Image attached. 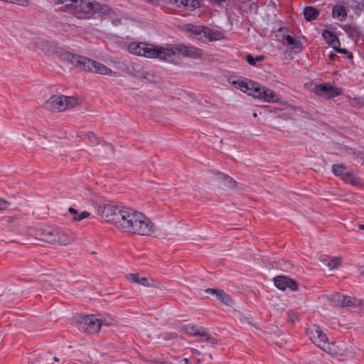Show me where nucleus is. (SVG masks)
I'll return each instance as SVG.
<instances>
[{
  "label": "nucleus",
  "instance_id": "1",
  "mask_svg": "<svg viewBox=\"0 0 364 364\" xmlns=\"http://www.w3.org/2000/svg\"><path fill=\"white\" fill-rule=\"evenodd\" d=\"M118 228L122 232L139 235H150L154 231V225L151 220L141 213L132 208H127Z\"/></svg>",
  "mask_w": 364,
  "mask_h": 364
},
{
  "label": "nucleus",
  "instance_id": "2",
  "mask_svg": "<svg viewBox=\"0 0 364 364\" xmlns=\"http://www.w3.org/2000/svg\"><path fill=\"white\" fill-rule=\"evenodd\" d=\"M229 82L235 88L240 89L242 92L250 96L263 100L267 102H277L279 101V96L272 90L262 86L260 84L248 79L232 80Z\"/></svg>",
  "mask_w": 364,
  "mask_h": 364
},
{
  "label": "nucleus",
  "instance_id": "3",
  "mask_svg": "<svg viewBox=\"0 0 364 364\" xmlns=\"http://www.w3.org/2000/svg\"><path fill=\"white\" fill-rule=\"evenodd\" d=\"M60 58L85 71L105 75H112V70L104 64L78 54L63 50L60 53Z\"/></svg>",
  "mask_w": 364,
  "mask_h": 364
},
{
  "label": "nucleus",
  "instance_id": "4",
  "mask_svg": "<svg viewBox=\"0 0 364 364\" xmlns=\"http://www.w3.org/2000/svg\"><path fill=\"white\" fill-rule=\"evenodd\" d=\"M37 238L54 245H68L75 239V234L69 229L40 227L36 230Z\"/></svg>",
  "mask_w": 364,
  "mask_h": 364
},
{
  "label": "nucleus",
  "instance_id": "5",
  "mask_svg": "<svg viewBox=\"0 0 364 364\" xmlns=\"http://www.w3.org/2000/svg\"><path fill=\"white\" fill-rule=\"evenodd\" d=\"M127 208L112 203H105L97 207V212L107 223L114 224L118 229Z\"/></svg>",
  "mask_w": 364,
  "mask_h": 364
},
{
  "label": "nucleus",
  "instance_id": "6",
  "mask_svg": "<svg viewBox=\"0 0 364 364\" xmlns=\"http://www.w3.org/2000/svg\"><path fill=\"white\" fill-rule=\"evenodd\" d=\"M143 56L149 58H159L161 60L171 61L173 60V52L170 47L163 48L159 46L146 43L143 50Z\"/></svg>",
  "mask_w": 364,
  "mask_h": 364
},
{
  "label": "nucleus",
  "instance_id": "7",
  "mask_svg": "<svg viewBox=\"0 0 364 364\" xmlns=\"http://www.w3.org/2000/svg\"><path fill=\"white\" fill-rule=\"evenodd\" d=\"M308 334L311 341L326 352L330 350L328 338L318 326L313 325L308 328Z\"/></svg>",
  "mask_w": 364,
  "mask_h": 364
},
{
  "label": "nucleus",
  "instance_id": "8",
  "mask_svg": "<svg viewBox=\"0 0 364 364\" xmlns=\"http://www.w3.org/2000/svg\"><path fill=\"white\" fill-rule=\"evenodd\" d=\"M170 50L173 52V57L177 53H181L183 57L198 59L202 57L203 50L194 46H187L182 44H175L170 46Z\"/></svg>",
  "mask_w": 364,
  "mask_h": 364
},
{
  "label": "nucleus",
  "instance_id": "9",
  "mask_svg": "<svg viewBox=\"0 0 364 364\" xmlns=\"http://www.w3.org/2000/svg\"><path fill=\"white\" fill-rule=\"evenodd\" d=\"M102 323L94 315H88L82 318L80 322L81 328L87 334H94L99 332Z\"/></svg>",
  "mask_w": 364,
  "mask_h": 364
},
{
  "label": "nucleus",
  "instance_id": "10",
  "mask_svg": "<svg viewBox=\"0 0 364 364\" xmlns=\"http://www.w3.org/2000/svg\"><path fill=\"white\" fill-rule=\"evenodd\" d=\"M65 95H53L44 104V107L51 112H63L66 110Z\"/></svg>",
  "mask_w": 364,
  "mask_h": 364
},
{
  "label": "nucleus",
  "instance_id": "11",
  "mask_svg": "<svg viewBox=\"0 0 364 364\" xmlns=\"http://www.w3.org/2000/svg\"><path fill=\"white\" fill-rule=\"evenodd\" d=\"M131 74L136 78L143 79L149 82L154 83L158 81V77L152 70H146L139 65L132 67Z\"/></svg>",
  "mask_w": 364,
  "mask_h": 364
},
{
  "label": "nucleus",
  "instance_id": "12",
  "mask_svg": "<svg viewBox=\"0 0 364 364\" xmlns=\"http://www.w3.org/2000/svg\"><path fill=\"white\" fill-rule=\"evenodd\" d=\"M274 285L280 290L284 291L289 289L291 291H296L298 285L295 280L285 276H277L274 278Z\"/></svg>",
  "mask_w": 364,
  "mask_h": 364
},
{
  "label": "nucleus",
  "instance_id": "13",
  "mask_svg": "<svg viewBox=\"0 0 364 364\" xmlns=\"http://www.w3.org/2000/svg\"><path fill=\"white\" fill-rule=\"evenodd\" d=\"M322 36L333 49H336V47L340 46V41L338 36L332 31L324 30L322 33Z\"/></svg>",
  "mask_w": 364,
  "mask_h": 364
},
{
  "label": "nucleus",
  "instance_id": "14",
  "mask_svg": "<svg viewBox=\"0 0 364 364\" xmlns=\"http://www.w3.org/2000/svg\"><path fill=\"white\" fill-rule=\"evenodd\" d=\"M348 14L347 9L341 4H336L332 9V17L340 21H343L346 19Z\"/></svg>",
  "mask_w": 364,
  "mask_h": 364
},
{
  "label": "nucleus",
  "instance_id": "15",
  "mask_svg": "<svg viewBox=\"0 0 364 364\" xmlns=\"http://www.w3.org/2000/svg\"><path fill=\"white\" fill-rule=\"evenodd\" d=\"M181 328L186 333L193 336H198L199 335H203V333H205L203 331V327H198L191 323L183 326Z\"/></svg>",
  "mask_w": 364,
  "mask_h": 364
},
{
  "label": "nucleus",
  "instance_id": "16",
  "mask_svg": "<svg viewBox=\"0 0 364 364\" xmlns=\"http://www.w3.org/2000/svg\"><path fill=\"white\" fill-rule=\"evenodd\" d=\"M220 32L210 29L208 27H204L202 39L206 38L208 39L210 41H213L220 40Z\"/></svg>",
  "mask_w": 364,
  "mask_h": 364
},
{
  "label": "nucleus",
  "instance_id": "17",
  "mask_svg": "<svg viewBox=\"0 0 364 364\" xmlns=\"http://www.w3.org/2000/svg\"><path fill=\"white\" fill-rule=\"evenodd\" d=\"M146 45V43H132L129 45L128 50L132 54L143 56V50Z\"/></svg>",
  "mask_w": 364,
  "mask_h": 364
},
{
  "label": "nucleus",
  "instance_id": "18",
  "mask_svg": "<svg viewBox=\"0 0 364 364\" xmlns=\"http://www.w3.org/2000/svg\"><path fill=\"white\" fill-rule=\"evenodd\" d=\"M127 279L132 282L137 283L144 287L150 286L149 279L146 277H141L139 274H129L127 275Z\"/></svg>",
  "mask_w": 364,
  "mask_h": 364
},
{
  "label": "nucleus",
  "instance_id": "19",
  "mask_svg": "<svg viewBox=\"0 0 364 364\" xmlns=\"http://www.w3.org/2000/svg\"><path fill=\"white\" fill-rule=\"evenodd\" d=\"M304 15L306 21H311L317 18L319 15V12L313 6H307L304 9Z\"/></svg>",
  "mask_w": 364,
  "mask_h": 364
},
{
  "label": "nucleus",
  "instance_id": "20",
  "mask_svg": "<svg viewBox=\"0 0 364 364\" xmlns=\"http://www.w3.org/2000/svg\"><path fill=\"white\" fill-rule=\"evenodd\" d=\"M6 224L5 227L6 230L9 232H16L19 228V223L18 222V218L15 216H11L7 218Z\"/></svg>",
  "mask_w": 364,
  "mask_h": 364
},
{
  "label": "nucleus",
  "instance_id": "21",
  "mask_svg": "<svg viewBox=\"0 0 364 364\" xmlns=\"http://www.w3.org/2000/svg\"><path fill=\"white\" fill-rule=\"evenodd\" d=\"M220 178L225 187L232 189L236 188L237 182L230 176L224 173H220Z\"/></svg>",
  "mask_w": 364,
  "mask_h": 364
},
{
  "label": "nucleus",
  "instance_id": "22",
  "mask_svg": "<svg viewBox=\"0 0 364 364\" xmlns=\"http://www.w3.org/2000/svg\"><path fill=\"white\" fill-rule=\"evenodd\" d=\"M89 10L92 13H102L104 14L105 12V6L102 5L97 1H93L89 3L87 5Z\"/></svg>",
  "mask_w": 364,
  "mask_h": 364
},
{
  "label": "nucleus",
  "instance_id": "23",
  "mask_svg": "<svg viewBox=\"0 0 364 364\" xmlns=\"http://www.w3.org/2000/svg\"><path fill=\"white\" fill-rule=\"evenodd\" d=\"M339 302L341 303V306L343 307L355 306L357 305L356 299L355 298H352L350 296H339Z\"/></svg>",
  "mask_w": 364,
  "mask_h": 364
},
{
  "label": "nucleus",
  "instance_id": "24",
  "mask_svg": "<svg viewBox=\"0 0 364 364\" xmlns=\"http://www.w3.org/2000/svg\"><path fill=\"white\" fill-rule=\"evenodd\" d=\"M204 27L205 26L188 25V31L197 36L198 39L202 40Z\"/></svg>",
  "mask_w": 364,
  "mask_h": 364
},
{
  "label": "nucleus",
  "instance_id": "25",
  "mask_svg": "<svg viewBox=\"0 0 364 364\" xmlns=\"http://www.w3.org/2000/svg\"><path fill=\"white\" fill-rule=\"evenodd\" d=\"M181 7H184L188 11H193L200 6L199 0H184Z\"/></svg>",
  "mask_w": 364,
  "mask_h": 364
},
{
  "label": "nucleus",
  "instance_id": "26",
  "mask_svg": "<svg viewBox=\"0 0 364 364\" xmlns=\"http://www.w3.org/2000/svg\"><path fill=\"white\" fill-rule=\"evenodd\" d=\"M216 296L222 303L226 305H230L232 303L230 296L223 289H219Z\"/></svg>",
  "mask_w": 364,
  "mask_h": 364
},
{
  "label": "nucleus",
  "instance_id": "27",
  "mask_svg": "<svg viewBox=\"0 0 364 364\" xmlns=\"http://www.w3.org/2000/svg\"><path fill=\"white\" fill-rule=\"evenodd\" d=\"M66 106V109H69L75 107V106L80 104V100L78 98L74 97L65 96V102H64Z\"/></svg>",
  "mask_w": 364,
  "mask_h": 364
},
{
  "label": "nucleus",
  "instance_id": "28",
  "mask_svg": "<svg viewBox=\"0 0 364 364\" xmlns=\"http://www.w3.org/2000/svg\"><path fill=\"white\" fill-rule=\"evenodd\" d=\"M332 172L335 176L341 178L346 172V166L343 164H333L332 166Z\"/></svg>",
  "mask_w": 364,
  "mask_h": 364
},
{
  "label": "nucleus",
  "instance_id": "29",
  "mask_svg": "<svg viewBox=\"0 0 364 364\" xmlns=\"http://www.w3.org/2000/svg\"><path fill=\"white\" fill-rule=\"evenodd\" d=\"M245 58L248 64L252 66H256L257 62L263 61L265 59V56L263 55L253 57L251 54H247Z\"/></svg>",
  "mask_w": 364,
  "mask_h": 364
},
{
  "label": "nucleus",
  "instance_id": "30",
  "mask_svg": "<svg viewBox=\"0 0 364 364\" xmlns=\"http://www.w3.org/2000/svg\"><path fill=\"white\" fill-rule=\"evenodd\" d=\"M327 262V266L330 269L337 268L341 265V257H327L326 259Z\"/></svg>",
  "mask_w": 364,
  "mask_h": 364
},
{
  "label": "nucleus",
  "instance_id": "31",
  "mask_svg": "<svg viewBox=\"0 0 364 364\" xmlns=\"http://www.w3.org/2000/svg\"><path fill=\"white\" fill-rule=\"evenodd\" d=\"M329 86L330 85L326 83L316 85L314 88V92L317 95H320V96L326 95Z\"/></svg>",
  "mask_w": 364,
  "mask_h": 364
},
{
  "label": "nucleus",
  "instance_id": "32",
  "mask_svg": "<svg viewBox=\"0 0 364 364\" xmlns=\"http://www.w3.org/2000/svg\"><path fill=\"white\" fill-rule=\"evenodd\" d=\"M203 331H204L205 333H203V335H199V336H200V337L201 338V339H200V340H201L202 341H207V342H208V343H212V344H215V343H217V342H218V341H217V339H216V338H213V337H212V336L210 335V333H209V332H208V329H207V328H204V327H203Z\"/></svg>",
  "mask_w": 364,
  "mask_h": 364
},
{
  "label": "nucleus",
  "instance_id": "33",
  "mask_svg": "<svg viewBox=\"0 0 364 364\" xmlns=\"http://www.w3.org/2000/svg\"><path fill=\"white\" fill-rule=\"evenodd\" d=\"M342 93L341 88L330 85L326 96L328 98H333L340 95Z\"/></svg>",
  "mask_w": 364,
  "mask_h": 364
},
{
  "label": "nucleus",
  "instance_id": "34",
  "mask_svg": "<svg viewBox=\"0 0 364 364\" xmlns=\"http://www.w3.org/2000/svg\"><path fill=\"white\" fill-rule=\"evenodd\" d=\"M350 7L355 11H364V0H351Z\"/></svg>",
  "mask_w": 364,
  "mask_h": 364
},
{
  "label": "nucleus",
  "instance_id": "35",
  "mask_svg": "<svg viewBox=\"0 0 364 364\" xmlns=\"http://www.w3.org/2000/svg\"><path fill=\"white\" fill-rule=\"evenodd\" d=\"M345 182L353 184L355 182V178L353 176V171H346L343 176L341 178Z\"/></svg>",
  "mask_w": 364,
  "mask_h": 364
},
{
  "label": "nucleus",
  "instance_id": "36",
  "mask_svg": "<svg viewBox=\"0 0 364 364\" xmlns=\"http://www.w3.org/2000/svg\"><path fill=\"white\" fill-rule=\"evenodd\" d=\"M80 137H82V139H87L92 143H96L97 139L95 134L93 132H89L83 134L82 135H80Z\"/></svg>",
  "mask_w": 364,
  "mask_h": 364
},
{
  "label": "nucleus",
  "instance_id": "37",
  "mask_svg": "<svg viewBox=\"0 0 364 364\" xmlns=\"http://www.w3.org/2000/svg\"><path fill=\"white\" fill-rule=\"evenodd\" d=\"M161 337L166 341L171 340L172 338H176L178 337V333H165L161 335Z\"/></svg>",
  "mask_w": 364,
  "mask_h": 364
},
{
  "label": "nucleus",
  "instance_id": "38",
  "mask_svg": "<svg viewBox=\"0 0 364 364\" xmlns=\"http://www.w3.org/2000/svg\"><path fill=\"white\" fill-rule=\"evenodd\" d=\"M10 3L16 4L24 7H27L29 6L28 0H10Z\"/></svg>",
  "mask_w": 364,
  "mask_h": 364
},
{
  "label": "nucleus",
  "instance_id": "39",
  "mask_svg": "<svg viewBox=\"0 0 364 364\" xmlns=\"http://www.w3.org/2000/svg\"><path fill=\"white\" fill-rule=\"evenodd\" d=\"M333 50L340 53L348 54V58H353V54L351 53L348 52L346 48H341L340 46H338V47H336V49H333Z\"/></svg>",
  "mask_w": 364,
  "mask_h": 364
},
{
  "label": "nucleus",
  "instance_id": "40",
  "mask_svg": "<svg viewBox=\"0 0 364 364\" xmlns=\"http://www.w3.org/2000/svg\"><path fill=\"white\" fill-rule=\"evenodd\" d=\"M291 46H292L293 48L296 50V52H300L302 50V43L300 41L295 39L294 43Z\"/></svg>",
  "mask_w": 364,
  "mask_h": 364
},
{
  "label": "nucleus",
  "instance_id": "41",
  "mask_svg": "<svg viewBox=\"0 0 364 364\" xmlns=\"http://www.w3.org/2000/svg\"><path fill=\"white\" fill-rule=\"evenodd\" d=\"M90 216V213L87 211H83L81 213L78 214L77 218H76V221H81L82 220L87 218Z\"/></svg>",
  "mask_w": 364,
  "mask_h": 364
},
{
  "label": "nucleus",
  "instance_id": "42",
  "mask_svg": "<svg viewBox=\"0 0 364 364\" xmlns=\"http://www.w3.org/2000/svg\"><path fill=\"white\" fill-rule=\"evenodd\" d=\"M213 6H222L225 0H208Z\"/></svg>",
  "mask_w": 364,
  "mask_h": 364
},
{
  "label": "nucleus",
  "instance_id": "43",
  "mask_svg": "<svg viewBox=\"0 0 364 364\" xmlns=\"http://www.w3.org/2000/svg\"><path fill=\"white\" fill-rule=\"evenodd\" d=\"M9 205V203L0 198V210H5Z\"/></svg>",
  "mask_w": 364,
  "mask_h": 364
},
{
  "label": "nucleus",
  "instance_id": "44",
  "mask_svg": "<svg viewBox=\"0 0 364 364\" xmlns=\"http://www.w3.org/2000/svg\"><path fill=\"white\" fill-rule=\"evenodd\" d=\"M68 211L73 216V220H76V218H77L79 214L78 211L73 208H70L68 209Z\"/></svg>",
  "mask_w": 364,
  "mask_h": 364
},
{
  "label": "nucleus",
  "instance_id": "45",
  "mask_svg": "<svg viewBox=\"0 0 364 364\" xmlns=\"http://www.w3.org/2000/svg\"><path fill=\"white\" fill-rule=\"evenodd\" d=\"M288 316H289V320L291 322V323H294L295 321L297 319V316L296 315L292 312V311H289L288 313Z\"/></svg>",
  "mask_w": 364,
  "mask_h": 364
},
{
  "label": "nucleus",
  "instance_id": "46",
  "mask_svg": "<svg viewBox=\"0 0 364 364\" xmlns=\"http://www.w3.org/2000/svg\"><path fill=\"white\" fill-rule=\"evenodd\" d=\"M284 38L286 40L287 43L289 45L293 44L295 41V38L290 35H287L286 36L284 37Z\"/></svg>",
  "mask_w": 364,
  "mask_h": 364
},
{
  "label": "nucleus",
  "instance_id": "47",
  "mask_svg": "<svg viewBox=\"0 0 364 364\" xmlns=\"http://www.w3.org/2000/svg\"><path fill=\"white\" fill-rule=\"evenodd\" d=\"M169 1L178 7H181V4H183L184 0H169Z\"/></svg>",
  "mask_w": 364,
  "mask_h": 364
},
{
  "label": "nucleus",
  "instance_id": "48",
  "mask_svg": "<svg viewBox=\"0 0 364 364\" xmlns=\"http://www.w3.org/2000/svg\"><path fill=\"white\" fill-rule=\"evenodd\" d=\"M218 291H219V289H212V288H208L205 289L206 293L210 294H215V296H217Z\"/></svg>",
  "mask_w": 364,
  "mask_h": 364
},
{
  "label": "nucleus",
  "instance_id": "49",
  "mask_svg": "<svg viewBox=\"0 0 364 364\" xmlns=\"http://www.w3.org/2000/svg\"><path fill=\"white\" fill-rule=\"evenodd\" d=\"M336 57H337V55L333 53H331L328 54V58L332 61H333Z\"/></svg>",
  "mask_w": 364,
  "mask_h": 364
},
{
  "label": "nucleus",
  "instance_id": "50",
  "mask_svg": "<svg viewBox=\"0 0 364 364\" xmlns=\"http://www.w3.org/2000/svg\"><path fill=\"white\" fill-rule=\"evenodd\" d=\"M55 4H63L65 0H53Z\"/></svg>",
  "mask_w": 364,
  "mask_h": 364
},
{
  "label": "nucleus",
  "instance_id": "51",
  "mask_svg": "<svg viewBox=\"0 0 364 364\" xmlns=\"http://www.w3.org/2000/svg\"><path fill=\"white\" fill-rule=\"evenodd\" d=\"M192 353H193V354H195V355H200V351H198V350L194 349V348H193V349H192Z\"/></svg>",
  "mask_w": 364,
  "mask_h": 364
},
{
  "label": "nucleus",
  "instance_id": "52",
  "mask_svg": "<svg viewBox=\"0 0 364 364\" xmlns=\"http://www.w3.org/2000/svg\"><path fill=\"white\" fill-rule=\"evenodd\" d=\"M358 228H359L360 230H364V225H358Z\"/></svg>",
  "mask_w": 364,
  "mask_h": 364
},
{
  "label": "nucleus",
  "instance_id": "53",
  "mask_svg": "<svg viewBox=\"0 0 364 364\" xmlns=\"http://www.w3.org/2000/svg\"><path fill=\"white\" fill-rule=\"evenodd\" d=\"M183 360L185 362L186 364H189V360L188 358H183Z\"/></svg>",
  "mask_w": 364,
  "mask_h": 364
},
{
  "label": "nucleus",
  "instance_id": "54",
  "mask_svg": "<svg viewBox=\"0 0 364 364\" xmlns=\"http://www.w3.org/2000/svg\"><path fill=\"white\" fill-rule=\"evenodd\" d=\"M53 359H54V360H55V361H59V359H58V358H57V357H54V358H53Z\"/></svg>",
  "mask_w": 364,
  "mask_h": 364
}]
</instances>
